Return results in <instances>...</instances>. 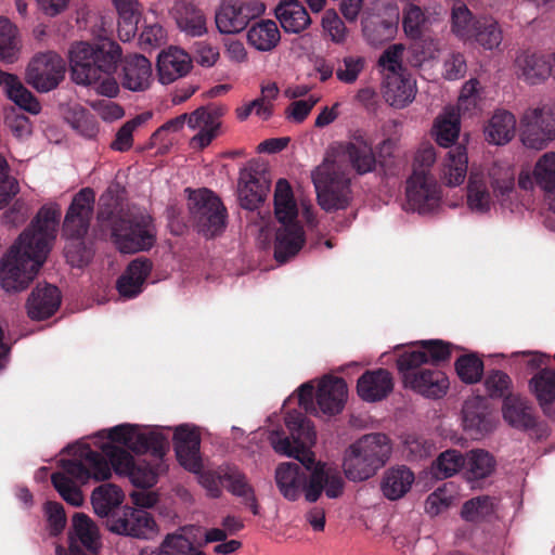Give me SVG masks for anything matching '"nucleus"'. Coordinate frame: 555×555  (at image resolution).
<instances>
[{
  "mask_svg": "<svg viewBox=\"0 0 555 555\" xmlns=\"http://www.w3.org/2000/svg\"><path fill=\"white\" fill-rule=\"evenodd\" d=\"M95 449L88 443L73 447V457L61 460V472L51 475V482L61 498L79 507L83 504L81 486L89 481H105L112 470L130 478L134 489L130 498L134 507L124 506L107 517V529L119 535L139 538V467L133 455H139V425L120 424L103 429L92 437Z\"/></svg>",
  "mask_w": 555,
  "mask_h": 555,
  "instance_id": "1",
  "label": "nucleus"
},
{
  "mask_svg": "<svg viewBox=\"0 0 555 555\" xmlns=\"http://www.w3.org/2000/svg\"><path fill=\"white\" fill-rule=\"evenodd\" d=\"M61 211L43 206L3 257L0 284L5 292H21L35 279L56 237Z\"/></svg>",
  "mask_w": 555,
  "mask_h": 555,
  "instance_id": "2",
  "label": "nucleus"
},
{
  "mask_svg": "<svg viewBox=\"0 0 555 555\" xmlns=\"http://www.w3.org/2000/svg\"><path fill=\"white\" fill-rule=\"evenodd\" d=\"M291 438L282 437L278 431L271 433L269 440L273 450L299 461L309 472L306 501L317 502L322 493L328 499L341 496L345 481L339 470L327 463H314L312 447L317 442L313 424L299 412H291L285 417Z\"/></svg>",
  "mask_w": 555,
  "mask_h": 555,
  "instance_id": "3",
  "label": "nucleus"
},
{
  "mask_svg": "<svg viewBox=\"0 0 555 555\" xmlns=\"http://www.w3.org/2000/svg\"><path fill=\"white\" fill-rule=\"evenodd\" d=\"M467 205L476 214L499 207L503 212L521 214L524 205L516 189V173L506 163H494L485 172L472 168L467 185Z\"/></svg>",
  "mask_w": 555,
  "mask_h": 555,
  "instance_id": "4",
  "label": "nucleus"
},
{
  "mask_svg": "<svg viewBox=\"0 0 555 555\" xmlns=\"http://www.w3.org/2000/svg\"><path fill=\"white\" fill-rule=\"evenodd\" d=\"M121 57L118 43L104 40L98 44L77 42L69 50L72 78L79 85H93L101 81L98 92L113 98L117 95L119 86L112 77Z\"/></svg>",
  "mask_w": 555,
  "mask_h": 555,
  "instance_id": "5",
  "label": "nucleus"
},
{
  "mask_svg": "<svg viewBox=\"0 0 555 555\" xmlns=\"http://www.w3.org/2000/svg\"><path fill=\"white\" fill-rule=\"evenodd\" d=\"M126 208L125 188L112 184L99 198L96 218L101 227L111 229L120 253L134 254L139 251V221L128 218Z\"/></svg>",
  "mask_w": 555,
  "mask_h": 555,
  "instance_id": "6",
  "label": "nucleus"
},
{
  "mask_svg": "<svg viewBox=\"0 0 555 555\" xmlns=\"http://www.w3.org/2000/svg\"><path fill=\"white\" fill-rule=\"evenodd\" d=\"M391 454V444L384 434H367L352 442L344 452L343 469L351 481H363L373 477Z\"/></svg>",
  "mask_w": 555,
  "mask_h": 555,
  "instance_id": "7",
  "label": "nucleus"
},
{
  "mask_svg": "<svg viewBox=\"0 0 555 555\" xmlns=\"http://www.w3.org/2000/svg\"><path fill=\"white\" fill-rule=\"evenodd\" d=\"M169 450L168 436L162 429L141 426V490L156 485L158 477L167 470L165 455ZM155 491H141V508L157 503Z\"/></svg>",
  "mask_w": 555,
  "mask_h": 555,
  "instance_id": "8",
  "label": "nucleus"
},
{
  "mask_svg": "<svg viewBox=\"0 0 555 555\" xmlns=\"http://www.w3.org/2000/svg\"><path fill=\"white\" fill-rule=\"evenodd\" d=\"M201 434L195 426L183 424L175 428L173 447L179 464L188 472L197 476L199 485L210 498H219L222 493L217 472H204L199 453Z\"/></svg>",
  "mask_w": 555,
  "mask_h": 555,
  "instance_id": "9",
  "label": "nucleus"
},
{
  "mask_svg": "<svg viewBox=\"0 0 555 555\" xmlns=\"http://www.w3.org/2000/svg\"><path fill=\"white\" fill-rule=\"evenodd\" d=\"M427 363L425 351H405L397 360L403 386L429 399H440L449 390L448 376L440 370L418 369Z\"/></svg>",
  "mask_w": 555,
  "mask_h": 555,
  "instance_id": "10",
  "label": "nucleus"
},
{
  "mask_svg": "<svg viewBox=\"0 0 555 555\" xmlns=\"http://www.w3.org/2000/svg\"><path fill=\"white\" fill-rule=\"evenodd\" d=\"M322 209L332 212L346 209L352 199L351 177L323 160L311 173Z\"/></svg>",
  "mask_w": 555,
  "mask_h": 555,
  "instance_id": "11",
  "label": "nucleus"
},
{
  "mask_svg": "<svg viewBox=\"0 0 555 555\" xmlns=\"http://www.w3.org/2000/svg\"><path fill=\"white\" fill-rule=\"evenodd\" d=\"M324 160L330 162L331 165L349 177L351 170L358 175H365L376 168L372 143L361 132H357L348 141L335 145Z\"/></svg>",
  "mask_w": 555,
  "mask_h": 555,
  "instance_id": "12",
  "label": "nucleus"
},
{
  "mask_svg": "<svg viewBox=\"0 0 555 555\" xmlns=\"http://www.w3.org/2000/svg\"><path fill=\"white\" fill-rule=\"evenodd\" d=\"M520 140L526 147L535 151L555 140V100L525 111L520 118Z\"/></svg>",
  "mask_w": 555,
  "mask_h": 555,
  "instance_id": "13",
  "label": "nucleus"
},
{
  "mask_svg": "<svg viewBox=\"0 0 555 555\" xmlns=\"http://www.w3.org/2000/svg\"><path fill=\"white\" fill-rule=\"evenodd\" d=\"M223 114V107H199L190 115L182 114L168 121L154 133V138H157L167 131H179L183 128L184 124H186L191 130L197 131V133L191 139V145L196 149H204L216 138L221 125L219 119Z\"/></svg>",
  "mask_w": 555,
  "mask_h": 555,
  "instance_id": "14",
  "label": "nucleus"
},
{
  "mask_svg": "<svg viewBox=\"0 0 555 555\" xmlns=\"http://www.w3.org/2000/svg\"><path fill=\"white\" fill-rule=\"evenodd\" d=\"M188 206L194 227L204 236L214 237L224 230L225 208L211 191H190Z\"/></svg>",
  "mask_w": 555,
  "mask_h": 555,
  "instance_id": "15",
  "label": "nucleus"
},
{
  "mask_svg": "<svg viewBox=\"0 0 555 555\" xmlns=\"http://www.w3.org/2000/svg\"><path fill=\"white\" fill-rule=\"evenodd\" d=\"M95 203V193L91 188L77 192L67 208L62 225V235L66 240L78 241L81 245L90 229Z\"/></svg>",
  "mask_w": 555,
  "mask_h": 555,
  "instance_id": "16",
  "label": "nucleus"
},
{
  "mask_svg": "<svg viewBox=\"0 0 555 555\" xmlns=\"http://www.w3.org/2000/svg\"><path fill=\"white\" fill-rule=\"evenodd\" d=\"M65 70V61L57 53H39L27 67V81L38 91L49 92L64 79Z\"/></svg>",
  "mask_w": 555,
  "mask_h": 555,
  "instance_id": "17",
  "label": "nucleus"
},
{
  "mask_svg": "<svg viewBox=\"0 0 555 555\" xmlns=\"http://www.w3.org/2000/svg\"><path fill=\"white\" fill-rule=\"evenodd\" d=\"M406 208L418 214H429L440 205L441 195L433 176L412 173L406 181Z\"/></svg>",
  "mask_w": 555,
  "mask_h": 555,
  "instance_id": "18",
  "label": "nucleus"
},
{
  "mask_svg": "<svg viewBox=\"0 0 555 555\" xmlns=\"http://www.w3.org/2000/svg\"><path fill=\"white\" fill-rule=\"evenodd\" d=\"M101 547L96 525L88 515L75 513L69 531L68 555H96Z\"/></svg>",
  "mask_w": 555,
  "mask_h": 555,
  "instance_id": "19",
  "label": "nucleus"
},
{
  "mask_svg": "<svg viewBox=\"0 0 555 555\" xmlns=\"http://www.w3.org/2000/svg\"><path fill=\"white\" fill-rule=\"evenodd\" d=\"M262 4L251 8L241 1H225L216 13V26L221 34L232 35L246 28L249 20L263 11Z\"/></svg>",
  "mask_w": 555,
  "mask_h": 555,
  "instance_id": "20",
  "label": "nucleus"
},
{
  "mask_svg": "<svg viewBox=\"0 0 555 555\" xmlns=\"http://www.w3.org/2000/svg\"><path fill=\"white\" fill-rule=\"evenodd\" d=\"M192 68L193 60L191 55L180 47L170 46L157 55V77L162 85H169L185 77Z\"/></svg>",
  "mask_w": 555,
  "mask_h": 555,
  "instance_id": "21",
  "label": "nucleus"
},
{
  "mask_svg": "<svg viewBox=\"0 0 555 555\" xmlns=\"http://www.w3.org/2000/svg\"><path fill=\"white\" fill-rule=\"evenodd\" d=\"M513 72L519 80L535 86L552 75V59L530 51H520L514 60Z\"/></svg>",
  "mask_w": 555,
  "mask_h": 555,
  "instance_id": "22",
  "label": "nucleus"
},
{
  "mask_svg": "<svg viewBox=\"0 0 555 555\" xmlns=\"http://www.w3.org/2000/svg\"><path fill=\"white\" fill-rule=\"evenodd\" d=\"M274 481L281 495L288 501H297L301 494L306 498L309 474L299 465L284 462L276 466Z\"/></svg>",
  "mask_w": 555,
  "mask_h": 555,
  "instance_id": "23",
  "label": "nucleus"
},
{
  "mask_svg": "<svg viewBox=\"0 0 555 555\" xmlns=\"http://www.w3.org/2000/svg\"><path fill=\"white\" fill-rule=\"evenodd\" d=\"M347 395V384L343 378L326 375L318 383L315 400L323 414L335 415L343 411Z\"/></svg>",
  "mask_w": 555,
  "mask_h": 555,
  "instance_id": "24",
  "label": "nucleus"
},
{
  "mask_svg": "<svg viewBox=\"0 0 555 555\" xmlns=\"http://www.w3.org/2000/svg\"><path fill=\"white\" fill-rule=\"evenodd\" d=\"M61 300V293L56 286L38 285L26 301L27 314L31 320H47L57 311Z\"/></svg>",
  "mask_w": 555,
  "mask_h": 555,
  "instance_id": "25",
  "label": "nucleus"
},
{
  "mask_svg": "<svg viewBox=\"0 0 555 555\" xmlns=\"http://www.w3.org/2000/svg\"><path fill=\"white\" fill-rule=\"evenodd\" d=\"M496 417L481 404V400L466 401L463 406V428L474 439H479L494 430Z\"/></svg>",
  "mask_w": 555,
  "mask_h": 555,
  "instance_id": "26",
  "label": "nucleus"
},
{
  "mask_svg": "<svg viewBox=\"0 0 555 555\" xmlns=\"http://www.w3.org/2000/svg\"><path fill=\"white\" fill-rule=\"evenodd\" d=\"M393 389L391 374L384 369L366 371L357 383V392L365 402L385 399Z\"/></svg>",
  "mask_w": 555,
  "mask_h": 555,
  "instance_id": "27",
  "label": "nucleus"
},
{
  "mask_svg": "<svg viewBox=\"0 0 555 555\" xmlns=\"http://www.w3.org/2000/svg\"><path fill=\"white\" fill-rule=\"evenodd\" d=\"M219 479H222V483L230 493L244 501L254 515L258 514L259 509L254 488L238 467L231 464L221 465L219 467Z\"/></svg>",
  "mask_w": 555,
  "mask_h": 555,
  "instance_id": "28",
  "label": "nucleus"
},
{
  "mask_svg": "<svg viewBox=\"0 0 555 555\" xmlns=\"http://www.w3.org/2000/svg\"><path fill=\"white\" fill-rule=\"evenodd\" d=\"M467 169V147L456 144L447 152L440 164V179L447 186H457L464 182Z\"/></svg>",
  "mask_w": 555,
  "mask_h": 555,
  "instance_id": "29",
  "label": "nucleus"
},
{
  "mask_svg": "<svg viewBox=\"0 0 555 555\" xmlns=\"http://www.w3.org/2000/svg\"><path fill=\"white\" fill-rule=\"evenodd\" d=\"M173 17L179 30L189 37H202L208 31L206 14L191 2H177Z\"/></svg>",
  "mask_w": 555,
  "mask_h": 555,
  "instance_id": "30",
  "label": "nucleus"
},
{
  "mask_svg": "<svg viewBox=\"0 0 555 555\" xmlns=\"http://www.w3.org/2000/svg\"><path fill=\"white\" fill-rule=\"evenodd\" d=\"M305 232L299 223L281 224L274 242V257L285 262L299 253L305 244Z\"/></svg>",
  "mask_w": 555,
  "mask_h": 555,
  "instance_id": "31",
  "label": "nucleus"
},
{
  "mask_svg": "<svg viewBox=\"0 0 555 555\" xmlns=\"http://www.w3.org/2000/svg\"><path fill=\"white\" fill-rule=\"evenodd\" d=\"M416 95L415 80L404 74L386 76L384 96L396 108H403L413 102Z\"/></svg>",
  "mask_w": 555,
  "mask_h": 555,
  "instance_id": "32",
  "label": "nucleus"
},
{
  "mask_svg": "<svg viewBox=\"0 0 555 555\" xmlns=\"http://www.w3.org/2000/svg\"><path fill=\"white\" fill-rule=\"evenodd\" d=\"M528 386L543 412L547 415L554 413L555 367H544L535 372Z\"/></svg>",
  "mask_w": 555,
  "mask_h": 555,
  "instance_id": "33",
  "label": "nucleus"
},
{
  "mask_svg": "<svg viewBox=\"0 0 555 555\" xmlns=\"http://www.w3.org/2000/svg\"><path fill=\"white\" fill-rule=\"evenodd\" d=\"M275 16L286 33L299 34L311 24L309 13L299 0H282L275 8Z\"/></svg>",
  "mask_w": 555,
  "mask_h": 555,
  "instance_id": "34",
  "label": "nucleus"
},
{
  "mask_svg": "<svg viewBox=\"0 0 555 555\" xmlns=\"http://www.w3.org/2000/svg\"><path fill=\"white\" fill-rule=\"evenodd\" d=\"M516 130L515 116L504 109L495 111L485 127L486 140L494 145H504L512 141Z\"/></svg>",
  "mask_w": 555,
  "mask_h": 555,
  "instance_id": "35",
  "label": "nucleus"
},
{
  "mask_svg": "<svg viewBox=\"0 0 555 555\" xmlns=\"http://www.w3.org/2000/svg\"><path fill=\"white\" fill-rule=\"evenodd\" d=\"M461 130L460 114L453 106L446 107L443 112L438 115L434 124V135L436 142L447 149L456 145Z\"/></svg>",
  "mask_w": 555,
  "mask_h": 555,
  "instance_id": "36",
  "label": "nucleus"
},
{
  "mask_svg": "<svg viewBox=\"0 0 555 555\" xmlns=\"http://www.w3.org/2000/svg\"><path fill=\"white\" fill-rule=\"evenodd\" d=\"M274 214L280 224L299 223L298 206L293 190L285 179H280L275 184Z\"/></svg>",
  "mask_w": 555,
  "mask_h": 555,
  "instance_id": "37",
  "label": "nucleus"
},
{
  "mask_svg": "<svg viewBox=\"0 0 555 555\" xmlns=\"http://www.w3.org/2000/svg\"><path fill=\"white\" fill-rule=\"evenodd\" d=\"M268 184L251 171H243L238 181V199L243 208L255 209L266 197Z\"/></svg>",
  "mask_w": 555,
  "mask_h": 555,
  "instance_id": "38",
  "label": "nucleus"
},
{
  "mask_svg": "<svg viewBox=\"0 0 555 555\" xmlns=\"http://www.w3.org/2000/svg\"><path fill=\"white\" fill-rule=\"evenodd\" d=\"M122 490L113 483H102L91 493V504L100 517H108L124 501Z\"/></svg>",
  "mask_w": 555,
  "mask_h": 555,
  "instance_id": "39",
  "label": "nucleus"
},
{
  "mask_svg": "<svg viewBox=\"0 0 555 555\" xmlns=\"http://www.w3.org/2000/svg\"><path fill=\"white\" fill-rule=\"evenodd\" d=\"M414 474L406 467L390 468L384 475L382 491L389 500L402 498L412 487Z\"/></svg>",
  "mask_w": 555,
  "mask_h": 555,
  "instance_id": "40",
  "label": "nucleus"
},
{
  "mask_svg": "<svg viewBox=\"0 0 555 555\" xmlns=\"http://www.w3.org/2000/svg\"><path fill=\"white\" fill-rule=\"evenodd\" d=\"M281 39L275 22L262 20L254 24L247 33V40L258 51H270L276 47Z\"/></svg>",
  "mask_w": 555,
  "mask_h": 555,
  "instance_id": "41",
  "label": "nucleus"
},
{
  "mask_svg": "<svg viewBox=\"0 0 555 555\" xmlns=\"http://www.w3.org/2000/svg\"><path fill=\"white\" fill-rule=\"evenodd\" d=\"M503 417L513 427L528 428L533 425L531 409L519 396H507L503 402Z\"/></svg>",
  "mask_w": 555,
  "mask_h": 555,
  "instance_id": "42",
  "label": "nucleus"
},
{
  "mask_svg": "<svg viewBox=\"0 0 555 555\" xmlns=\"http://www.w3.org/2000/svg\"><path fill=\"white\" fill-rule=\"evenodd\" d=\"M8 98L13 101L21 109L31 114L40 112V103L34 94L26 89L15 75H8L4 86Z\"/></svg>",
  "mask_w": 555,
  "mask_h": 555,
  "instance_id": "43",
  "label": "nucleus"
},
{
  "mask_svg": "<svg viewBox=\"0 0 555 555\" xmlns=\"http://www.w3.org/2000/svg\"><path fill=\"white\" fill-rule=\"evenodd\" d=\"M361 24L363 36L372 46L382 44L393 35L392 23L380 21L369 10L363 11Z\"/></svg>",
  "mask_w": 555,
  "mask_h": 555,
  "instance_id": "44",
  "label": "nucleus"
},
{
  "mask_svg": "<svg viewBox=\"0 0 555 555\" xmlns=\"http://www.w3.org/2000/svg\"><path fill=\"white\" fill-rule=\"evenodd\" d=\"M482 87L476 78L467 80L460 92L457 105L454 107L459 114L473 116L480 111Z\"/></svg>",
  "mask_w": 555,
  "mask_h": 555,
  "instance_id": "45",
  "label": "nucleus"
},
{
  "mask_svg": "<svg viewBox=\"0 0 555 555\" xmlns=\"http://www.w3.org/2000/svg\"><path fill=\"white\" fill-rule=\"evenodd\" d=\"M473 39L483 49L493 50L499 48L502 43L503 33L495 20L482 17L477 20Z\"/></svg>",
  "mask_w": 555,
  "mask_h": 555,
  "instance_id": "46",
  "label": "nucleus"
},
{
  "mask_svg": "<svg viewBox=\"0 0 555 555\" xmlns=\"http://www.w3.org/2000/svg\"><path fill=\"white\" fill-rule=\"evenodd\" d=\"M465 467L473 479H482L490 476L495 468V460L482 449L469 451L465 456Z\"/></svg>",
  "mask_w": 555,
  "mask_h": 555,
  "instance_id": "47",
  "label": "nucleus"
},
{
  "mask_svg": "<svg viewBox=\"0 0 555 555\" xmlns=\"http://www.w3.org/2000/svg\"><path fill=\"white\" fill-rule=\"evenodd\" d=\"M532 177L543 191L555 193V152H546L537 160Z\"/></svg>",
  "mask_w": 555,
  "mask_h": 555,
  "instance_id": "48",
  "label": "nucleus"
},
{
  "mask_svg": "<svg viewBox=\"0 0 555 555\" xmlns=\"http://www.w3.org/2000/svg\"><path fill=\"white\" fill-rule=\"evenodd\" d=\"M16 27L5 17H0V59L9 64L17 60L18 40Z\"/></svg>",
  "mask_w": 555,
  "mask_h": 555,
  "instance_id": "49",
  "label": "nucleus"
},
{
  "mask_svg": "<svg viewBox=\"0 0 555 555\" xmlns=\"http://www.w3.org/2000/svg\"><path fill=\"white\" fill-rule=\"evenodd\" d=\"M465 467V456L454 449L442 452L434 463L433 469L437 478H448Z\"/></svg>",
  "mask_w": 555,
  "mask_h": 555,
  "instance_id": "50",
  "label": "nucleus"
},
{
  "mask_svg": "<svg viewBox=\"0 0 555 555\" xmlns=\"http://www.w3.org/2000/svg\"><path fill=\"white\" fill-rule=\"evenodd\" d=\"M477 20L464 4L452 10V31L463 40H472L476 30Z\"/></svg>",
  "mask_w": 555,
  "mask_h": 555,
  "instance_id": "51",
  "label": "nucleus"
},
{
  "mask_svg": "<svg viewBox=\"0 0 555 555\" xmlns=\"http://www.w3.org/2000/svg\"><path fill=\"white\" fill-rule=\"evenodd\" d=\"M146 551H141L145 555ZM150 555H205L203 552L193 547L192 542L183 534L173 533L167 535L158 553Z\"/></svg>",
  "mask_w": 555,
  "mask_h": 555,
  "instance_id": "52",
  "label": "nucleus"
},
{
  "mask_svg": "<svg viewBox=\"0 0 555 555\" xmlns=\"http://www.w3.org/2000/svg\"><path fill=\"white\" fill-rule=\"evenodd\" d=\"M324 34L336 44H344L348 38V28L334 9L326 10L321 20Z\"/></svg>",
  "mask_w": 555,
  "mask_h": 555,
  "instance_id": "53",
  "label": "nucleus"
},
{
  "mask_svg": "<svg viewBox=\"0 0 555 555\" xmlns=\"http://www.w3.org/2000/svg\"><path fill=\"white\" fill-rule=\"evenodd\" d=\"M116 288L125 299L134 298L139 294V258H134L118 278Z\"/></svg>",
  "mask_w": 555,
  "mask_h": 555,
  "instance_id": "54",
  "label": "nucleus"
},
{
  "mask_svg": "<svg viewBox=\"0 0 555 555\" xmlns=\"http://www.w3.org/2000/svg\"><path fill=\"white\" fill-rule=\"evenodd\" d=\"M455 370L459 377L467 384L477 383L483 372L482 361L474 354L462 356L455 362Z\"/></svg>",
  "mask_w": 555,
  "mask_h": 555,
  "instance_id": "55",
  "label": "nucleus"
},
{
  "mask_svg": "<svg viewBox=\"0 0 555 555\" xmlns=\"http://www.w3.org/2000/svg\"><path fill=\"white\" fill-rule=\"evenodd\" d=\"M493 513V502L488 496H478L467 501L463 507L462 517L472 522L486 519Z\"/></svg>",
  "mask_w": 555,
  "mask_h": 555,
  "instance_id": "56",
  "label": "nucleus"
},
{
  "mask_svg": "<svg viewBox=\"0 0 555 555\" xmlns=\"http://www.w3.org/2000/svg\"><path fill=\"white\" fill-rule=\"evenodd\" d=\"M454 494L451 487L444 485L428 495L425 511L430 516H437L447 511L453 503Z\"/></svg>",
  "mask_w": 555,
  "mask_h": 555,
  "instance_id": "57",
  "label": "nucleus"
},
{
  "mask_svg": "<svg viewBox=\"0 0 555 555\" xmlns=\"http://www.w3.org/2000/svg\"><path fill=\"white\" fill-rule=\"evenodd\" d=\"M18 192L17 180L10 176L9 164L3 156H0V209L5 207Z\"/></svg>",
  "mask_w": 555,
  "mask_h": 555,
  "instance_id": "58",
  "label": "nucleus"
},
{
  "mask_svg": "<svg viewBox=\"0 0 555 555\" xmlns=\"http://www.w3.org/2000/svg\"><path fill=\"white\" fill-rule=\"evenodd\" d=\"M416 346L417 348L413 351H425L427 353V363L447 360L451 354V346L442 340H422Z\"/></svg>",
  "mask_w": 555,
  "mask_h": 555,
  "instance_id": "59",
  "label": "nucleus"
},
{
  "mask_svg": "<svg viewBox=\"0 0 555 555\" xmlns=\"http://www.w3.org/2000/svg\"><path fill=\"white\" fill-rule=\"evenodd\" d=\"M426 18L420 7L410 4L403 13V28L410 38H418Z\"/></svg>",
  "mask_w": 555,
  "mask_h": 555,
  "instance_id": "60",
  "label": "nucleus"
},
{
  "mask_svg": "<svg viewBox=\"0 0 555 555\" xmlns=\"http://www.w3.org/2000/svg\"><path fill=\"white\" fill-rule=\"evenodd\" d=\"M436 158L437 155L434 145L430 143H422L414 155L412 173L418 171L424 176H431L429 170L435 164Z\"/></svg>",
  "mask_w": 555,
  "mask_h": 555,
  "instance_id": "61",
  "label": "nucleus"
},
{
  "mask_svg": "<svg viewBox=\"0 0 555 555\" xmlns=\"http://www.w3.org/2000/svg\"><path fill=\"white\" fill-rule=\"evenodd\" d=\"M72 127L86 138H93L98 133V126L94 117L86 109L80 108L73 112L68 118Z\"/></svg>",
  "mask_w": 555,
  "mask_h": 555,
  "instance_id": "62",
  "label": "nucleus"
},
{
  "mask_svg": "<svg viewBox=\"0 0 555 555\" xmlns=\"http://www.w3.org/2000/svg\"><path fill=\"white\" fill-rule=\"evenodd\" d=\"M145 26L141 31V46L145 44L152 49L164 44L167 40V34L164 27L156 21L149 22L144 18Z\"/></svg>",
  "mask_w": 555,
  "mask_h": 555,
  "instance_id": "63",
  "label": "nucleus"
},
{
  "mask_svg": "<svg viewBox=\"0 0 555 555\" xmlns=\"http://www.w3.org/2000/svg\"><path fill=\"white\" fill-rule=\"evenodd\" d=\"M319 101L320 96L311 94L307 99L292 102L286 109L287 118L295 122L304 121Z\"/></svg>",
  "mask_w": 555,
  "mask_h": 555,
  "instance_id": "64",
  "label": "nucleus"
}]
</instances>
